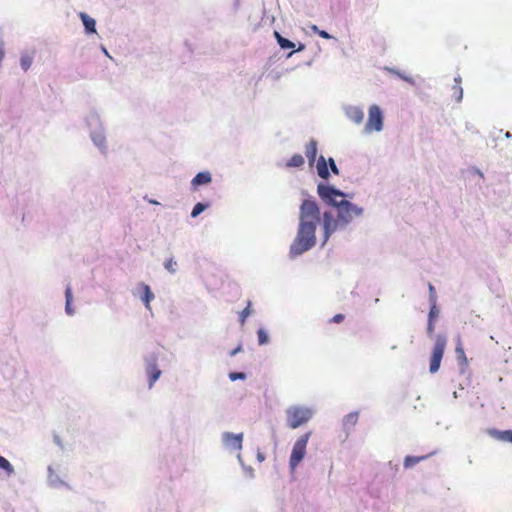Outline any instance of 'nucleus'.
Listing matches in <instances>:
<instances>
[{
	"mask_svg": "<svg viewBox=\"0 0 512 512\" xmlns=\"http://www.w3.org/2000/svg\"><path fill=\"white\" fill-rule=\"evenodd\" d=\"M65 297H66V312L68 314H73V310L71 308L72 292H71V288L69 286L66 288Z\"/></svg>",
	"mask_w": 512,
	"mask_h": 512,
	"instance_id": "nucleus-26",
	"label": "nucleus"
},
{
	"mask_svg": "<svg viewBox=\"0 0 512 512\" xmlns=\"http://www.w3.org/2000/svg\"><path fill=\"white\" fill-rule=\"evenodd\" d=\"M447 339L444 335H438L435 339V343L432 349V354L430 358V367L429 370L431 373H436L444 355V351L446 348Z\"/></svg>",
	"mask_w": 512,
	"mask_h": 512,
	"instance_id": "nucleus-6",
	"label": "nucleus"
},
{
	"mask_svg": "<svg viewBox=\"0 0 512 512\" xmlns=\"http://www.w3.org/2000/svg\"><path fill=\"white\" fill-rule=\"evenodd\" d=\"M258 458H259L260 460H263V458H264V457H263L262 455H260V454H259V455H258Z\"/></svg>",
	"mask_w": 512,
	"mask_h": 512,
	"instance_id": "nucleus-40",
	"label": "nucleus"
},
{
	"mask_svg": "<svg viewBox=\"0 0 512 512\" xmlns=\"http://www.w3.org/2000/svg\"><path fill=\"white\" fill-rule=\"evenodd\" d=\"M80 18L83 22V25L88 33L96 32V22L93 18L88 16L86 13H80Z\"/></svg>",
	"mask_w": 512,
	"mask_h": 512,
	"instance_id": "nucleus-17",
	"label": "nucleus"
},
{
	"mask_svg": "<svg viewBox=\"0 0 512 512\" xmlns=\"http://www.w3.org/2000/svg\"><path fill=\"white\" fill-rule=\"evenodd\" d=\"M310 436L311 432H306L301 435L294 443L289 459V466L292 471L295 470L300 462L304 459Z\"/></svg>",
	"mask_w": 512,
	"mask_h": 512,
	"instance_id": "nucleus-5",
	"label": "nucleus"
},
{
	"mask_svg": "<svg viewBox=\"0 0 512 512\" xmlns=\"http://www.w3.org/2000/svg\"><path fill=\"white\" fill-rule=\"evenodd\" d=\"M313 412L308 407L292 406L286 410L287 425L291 429H296L306 424L312 418Z\"/></svg>",
	"mask_w": 512,
	"mask_h": 512,
	"instance_id": "nucleus-4",
	"label": "nucleus"
},
{
	"mask_svg": "<svg viewBox=\"0 0 512 512\" xmlns=\"http://www.w3.org/2000/svg\"><path fill=\"white\" fill-rule=\"evenodd\" d=\"M250 305L251 303L248 302V305L246 308H244L241 313H240V316H239V321L241 323V325H244L245 321H246V318L250 315Z\"/></svg>",
	"mask_w": 512,
	"mask_h": 512,
	"instance_id": "nucleus-28",
	"label": "nucleus"
},
{
	"mask_svg": "<svg viewBox=\"0 0 512 512\" xmlns=\"http://www.w3.org/2000/svg\"><path fill=\"white\" fill-rule=\"evenodd\" d=\"M305 154L308 159L309 166L312 167L317 157V142L311 139L305 146Z\"/></svg>",
	"mask_w": 512,
	"mask_h": 512,
	"instance_id": "nucleus-11",
	"label": "nucleus"
},
{
	"mask_svg": "<svg viewBox=\"0 0 512 512\" xmlns=\"http://www.w3.org/2000/svg\"><path fill=\"white\" fill-rule=\"evenodd\" d=\"M212 180L211 174L209 172H199L191 181V184L194 188H197L199 185H204L210 183Z\"/></svg>",
	"mask_w": 512,
	"mask_h": 512,
	"instance_id": "nucleus-15",
	"label": "nucleus"
},
{
	"mask_svg": "<svg viewBox=\"0 0 512 512\" xmlns=\"http://www.w3.org/2000/svg\"><path fill=\"white\" fill-rule=\"evenodd\" d=\"M427 457L428 456H407L404 460V467L411 468L422 460H425Z\"/></svg>",
	"mask_w": 512,
	"mask_h": 512,
	"instance_id": "nucleus-21",
	"label": "nucleus"
},
{
	"mask_svg": "<svg viewBox=\"0 0 512 512\" xmlns=\"http://www.w3.org/2000/svg\"><path fill=\"white\" fill-rule=\"evenodd\" d=\"M311 29H312V31H313V32H315V33H317V34H318V31H320V29H319L316 25H313V26L311 27Z\"/></svg>",
	"mask_w": 512,
	"mask_h": 512,
	"instance_id": "nucleus-38",
	"label": "nucleus"
},
{
	"mask_svg": "<svg viewBox=\"0 0 512 512\" xmlns=\"http://www.w3.org/2000/svg\"><path fill=\"white\" fill-rule=\"evenodd\" d=\"M383 127V115L380 108L377 105H371L369 108L368 121L366 123V130L380 131Z\"/></svg>",
	"mask_w": 512,
	"mask_h": 512,
	"instance_id": "nucleus-7",
	"label": "nucleus"
},
{
	"mask_svg": "<svg viewBox=\"0 0 512 512\" xmlns=\"http://www.w3.org/2000/svg\"><path fill=\"white\" fill-rule=\"evenodd\" d=\"M338 221L334 219L330 212H324L323 214V228L325 239H327L337 228Z\"/></svg>",
	"mask_w": 512,
	"mask_h": 512,
	"instance_id": "nucleus-9",
	"label": "nucleus"
},
{
	"mask_svg": "<svg viewBox=\"0 0 512 512\" xmlns=\"http://www.w3.org/2000/svg\"><path fill=\"white\" fill-rule=\"evenodd\" d=\"M240 350H241V346H238L236 349H234V350L230 353V355H231V356H234V355H235L236 353H238Z\"/></svg>",
	"mask_w": 512,
	"mask_h": 512,
	"instance_id": "nucleus-37",
	"label": "nucleus"
},
{
	"mask_svg": "<svg viewBox=\"0 0 512 512\" xmlns=\"http://www.w3.org/2000/svg\"><path fill=\"white\" fill-rule=\"evenodd\" d=\"M304 48L303 45H301L299 48H298V51L302 50Z\"/></svg>",
	"mask_w": 512,
	"mask_h": 512,
	"instance_id": "nucleus-41",
	"label": "nucleus"
},
{
	"mask_svg": "<svg viewBox=\"0 0 512 512\" xmlns=\"http://www.w3.org/2000/svg\"><path fill=\"white\" fill-rule=\"evenodd\" d=\"M176 266L177 262L173 258H170L165 262V268L171 273L176 271Z\"/></svg>",
	"mask_w": 512,
	"mask_h": 512,
	"instance_id": "nucleus-30",
	"label": "nucleus"
},
{
	"mask_svg": "<svg viewBox=\"0 0 512 512\" xmlns=\"http://www.w3.org/2000/svg\"><path fill=\"white\" fill-rule=\"evenodd\" d=\"M299 225H310L317 228L320 221V209L317 203L310 199H305L300 206Z\"/></svg>",
	"mask_w": 512,
	"mask_h": 512,
	"instance_id": "nucleus-3",
	"label": "nucleus"
},
{
	"mask_svg": "<svg viewBox=\"0 0 512 512\" xmlns=\"http://www.w3.org/2000/svg\"><path fill=\"white\" fill-rule=\"evenodd\" d=\"M315 233L316 228L310 225H299L297 236L290 246V255L295 257L311 249L316 243Z\"/></svg>",
	"mask_w": 512,
	"mask_h": 512,
	"instance_id": "nucleus-2",
	"label": "nucleus"
},
{
	"mask_svg": "<svg viewBox=\"0 0 512 512\" xmlns=\"http://www.w3.org/2000/svg\"><path fill=\"white\" fill-rule=\"evenodd\" d=\"M229 378L232 381H235L237 379H245V374L241 373V372H232V373L229 374Z\"/></svg>",
	"mask_w": 512,
	"mask_h": 512,
	"instance_id": "nucleus-31",
	"label": "nucleus"
},
{
	"mask_svg": "<svg viewBox=\"0 0 512 512\" xmlns=\"http://www.w3.org/2000/svg\"><path fill=\"white\" fill-rule=\"evenodd\" d=\"M318 35H319L321 38H324V39H331V38H332V36H331L328 32H326V31H324V30H320V31H318Z\"/></svg>",
	"mask_w": 512,
	"mask_h": 512,
	"instance_id": "nucleus-36",
	"label": "nucleus"
},
{
	"mask_svg": "<svg viewBox=\"0 0 512 512\" xmlns=\"http://www.w3.org/2000/svg\"><path fill=\"white\" fill-rule=\"evenodd\" d=\"M258 342L260 345L268 343V335L263 329H259L257 332Z\"/></svg>",
	"mask_w": 512,
	"mask_h": 512,
	"instance_id": "nucleus-29",
	"label": "nucleus"
},
{
	"mask_svg": "<svg viewBox=\"0 0 512 512\" xmlns=\"http://www.w3.org/2000/svg\"><path fill=\"white\" fill-rule=\"evenodd\" d=\"M317 192L324 202L338 209V221L348 224L355 217L362 215L363 209L345 200V194L334 187L320 183Z\"/></svg>",
	"mask_w": 512,
	"mask_h": 512,
	"instance_id": "nucleus-1",
	"label": "nucleus"
},
{
	"mask_svg": "<svg viewBox=\"0 0 512 512\" xmlns=\"http://www.w3.org/2000/svg\"><path fill=\"white\" fill-rule=\"evenodd\" d=\"M487 433L490 437L494 438L495 440L512 443V430L500 431L497 429H489Z\"/></svg>",
	"mask_w": 512,
	"mask_h": 512,
	"instance_id": "nucleus-10",
	"label": "nucleus"
},
{
	"mask_svg": "<svg viewBox=\"0 0 512 512\" xmlns=\"http://www.w3.org/2000/svg\"><path fill=\"white\" fill-rule=\"evenodd\" d=\"M346 114H347L348 118L356 124H360L364 119V113L358 107L348 108L346 111Z\"/></svg>",
	"mask_w": 512,
	"mask_h": 512,
	"instance_id": "nucleus-14",
	"label": "nucleus"
},
{
	"mask_svg": "<svg viewBox=\"0 0 512 512\" xmlns=\"http://www.w3.org/2000/svg\"><path fill=\"white\" fill-rule=\"evenodd\" d=\"M329 166H330L331 171H332L334 174H336V175H338V174H339V170H338V168H337V166H336L335 161H334V159H333V158H330V159H329Z\"/></svg>",
	"mask_w": 512,
	"mask_h": 512,
	"instance_id": "nucleus-32",
	"label": "nucleus"
},
{
	"mask_svg": "<svg viewBox=\"0 0 512 512\" xmlns=\"http://www.w3.org/2000/svg\"><path fill=\"white\" fill-rule=\"evenodd\" d=\"M437 316H438V311H437L436 307L433 306L429 312V319H432V322H435V319L437 318Z\"/></svg>",
	"mask_w": 512,
	"mask_h": 512,
	"instance_id": "nucleus-33",
	"label": "nucleus"
},
{
	"mask_svg": "<svg viewBox=\"0 0 512 512\" xmlns=\"http://www.w3.org/2000/svg\"><path fill=\"white\" fill-rule=\"evenodd\" d=\"M316 168H317V173L321 178L327 179L329 177L327 162H326V159L324 158V156H320L318 158Z\"/></svg>",
	"mask_w": 512,
	"mask_h": 512,
	"instance_id": "nucleus-18",
	"label": "nucleus"
},
{
	"mask_svg": "<svg viewBox=\"0 0 512 512\" xmlns=\"http://www.w3.org/2000/svg\"><path fill=\"white\" fill-rule=\"evenodd\" d=\"M357 421H358V413L352 412L345 416L344 425L346 427H352L357 423Z\"/></svg>",
	"mask_w": 512,
	"mask_h": 512,
	"instance_id": "nucleus-24",
	"label": "nucleus"
},
{
	"mask_svg": "<svg viewBox=\"0 0 512 512\" xmlns=\"http://www.w3.org/2000/svg\"><path fill=\"white\" fill-rule=\"evenodd\" d=\"M223 441L225 445L234 450H241L242 441H243V433L233 434V433H224Z\"/></svg>",
	"mask_w": 512,
	"mask_h": 512,
	"instance_id": "nucleus-8",
	"label": "nucleus"
},
{
	"mask_svg": "<svg viewBox=\"0 0 512 512\" xmlns=\"http://www.w3.org/2000/svg\"><path fill=\"white\" fill-rule=\"evenodd\" d=\"M208 207L207 204H203V203H197L192 212H191V216L193 218L197 217L200 213H202L206 208Z\"/></svg>",
	"mask_w": 512,
	"mask_h": 512,
	"instance_id": "nucleus-27",
	"label": "nucleus"
},
{
	"mask_svg": "<svg viewBox=\"0 0 512 512\" xmlns=\"http://www.w3.org/2000/svg\"><path fill=\"white\" fill-rule=\"evenodd\" d=\"M32 62H33L32 55H30L28 53L22 54L21 59H20V65L24 71H27L31 67Z\"/></svg>",
	"mask_w": 512,
	"mask_h": 512,
	"instance_id": "nucleus-22",
	"label": "nucleus"
},
{
	"mask_svg": "<svg viewBox=\"0 0 512 512\" xmlns=\"http://www.w3.org/2000/svg\"><path fill=\"white\" fill-rule=\"evenodd\" d=\"M305 163L304 157L301 154H294L286 163L287 167L296 168L301 167Z\"/></svg>",
	"mask_w": 512,
	"mask_h": 512,
	"instance_id": "nucleus-20",
	"label": "nucleus"
},
{
	"mask_svg": "<svg viewBox=\"0 0 512 512\" xmlns=\"http://www.w3.org/2000/svg\"><path fill=\"white\" fill-rule=\"evenodd\" d=\"M139 288L142 290V301L144 302L146 308L148 310H151L150 302L154 299L153 292L151 291L150 287L145 283H141L139 285Z\"/></svg>",
	"mask_w": 512,
	"mask_h": 512,
	"instance_id": "nucleus-12",
	"label": "nucleus"
},
{
	"mask_svg": "<svg viewBox=\"0 0 512 512\" xmlns=\"http://www.w3.org/2000/svg\"><path fill=\"white\" fill-rule=\"evenodd\" d=\"M429 290H430L431 294H434L435 289H434L433 285L429 284Z\"/></svg>",
	"mask_w": 512,
	"mask_h": 512,
	"instance_id": "nucleus-39",
	"label": "nucleus"
},
{
	"mask_svg": "<svg viewBox=\"0 0 512 512\" xmlns=\"http://www.w3.org/2000/svg\"><path fill=\"white\" fill-rule=\"evenodd\" d=\"M0 468L5 470L8 475H11L14 473V468L10 464V462L3 456H0Z\"/></svg>",
	"mask_w": 512,
	"mask_h": 512,
	"instance_id": "nucleus-25",
	"label": "nucleus"
},
{
	"mask_svg": "<svg viewBox=\"0 0 512 512\" xmlns=\"http://www.w3.org/2000/svg\"><path fill=\"white\" fill-rule=\"evenodd\" d=\"M275 36H276L278 44L280 45L281 48H283V49H290V48H294L295 47V44L293 42H291L290 40L282 37L278 32H275Z\"/></svg>",
	"mask_w": 512,
	"mask_h": 512,
	"instance_id": "nucleus-23",
	"label": "nucleus"
},
{
	"mask_svg": "<svg viewBox=\"0 0 512 512\" xmlns=\"http://www.w3.org/2000/svg\"><path fill=\"white\" fill-rule=\"evenodd\" d=\"M146 372L149 377V387L151 388L160 377L161 370L157 367L155 363H150L147 365Z\"/></svg>",
	"mask_w": 512,
	"mask_h": 512,
	"instance_id": "nucleus-13",
	"label": "nucleus"
},
{
	"mask_svg": "<svg viewBox=\"0 0 512 512\" xmlns=\"http://www.w3.org/2000/svg\"><path fill=\"white\" fill-rule=\"evenodd\" d=\"M345 316L343 314H336L333 316L330 322L332 323H341L344 320Z\"/></svg>",
	"mask_w": 512,
	"mask_h": 512,
	"instance_id": "nucleus-34",
	"label": "nucleus"
},
{
	"mask_svg": "<svg viewBox=\"0 0 512 512\" xmlns=\"http://www.w3.org/2000/svg\"><path fill=\"white\" fill-rule=\"evenodd\" d=\"M455 84L452 87L453 90V96L457 102H460L463 97V89L461 87V77H456L454 79Z\"/></svg>",
	"mask_w": 512,
	"mask_h": 512,
	"instance_id": "nucleus-19",
	"label": "nucleus"
},
{
	"mask_svg": "<svg viewBox=\"0 0 512 512\" xmlns=\"http://www.w3.org/2000/svg\"><path fill=\"white\" fill-rule=\"evenodd\" d=\"M455 353H456V358H457L458 363L462 367H466L468 365V359L466 357V354H465V351H464V348H463V345H462L460 339H458V341H457Z\"/></svg>",
	"mask_w": 512,
	"mask_h": 512,
	"instance_id": "nucleus-16",
	"label": "nucleus"
},
{
	"mask_svg": "<svg viewBox=\"0 0 512 512\" xmlns=\"http://www.w3.org/2000/svg\"><path fill=\"white\" fill-rule=\"evenodd\" d=\"M435 329L434 322H432V319H428V325H427V333L429 335H432Z\"/></svg>",
	"mask_w": 512,
	"mask_h": 512,
	"instance_id": "nucleus-35",
	"label": "nucleus"
}]
</instances>
